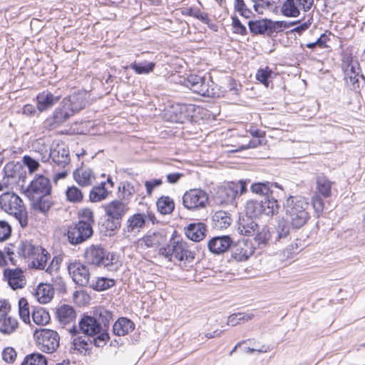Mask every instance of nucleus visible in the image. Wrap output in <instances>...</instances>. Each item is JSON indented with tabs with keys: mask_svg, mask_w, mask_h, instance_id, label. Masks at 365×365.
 Listing matches in <instances>:
<instances>
[{
	"mask_svg": "<svg viewBox=\"0 0 365 365\" xmlns=\"http://www.w3.org/2000/svg\"><path fill=\"white\" fill-rule=\"evenodd\" d=\"M22 161L24 165L28 168L30 173L36 171L40 166L38 161L29 155H24Z\"/></svg>",
	"mask_w": 365,
	"mask_h": 365,
	"instance_id": "59",
	"label": "nucleus"
},
{
	"mask_svg": "<svg viewBox=\"0 0 365 365\" xmlns=\"http://www.w3.org/2000/svg\"><path fill=\"white\" fill-rule=\"evenodd\" d=\"M16 250L19 257L31 258L39 254L42 247L34 245L30 240H25L16 242Z\"/></svg>",
	"mask_w": 365,
	"mask_h": 365,
	"instance_id": "25",
	"label": "nucleus"
},
{
	"mask_svg": "<svg viewBox=\"0 0 365 365\" xmlns=\"http://www.w3.org/2000/svg\"><path fill=\"white\" fill-rule=\"evenodd\" d=\"M61 96L45 90L36 96V108L39 113L47 111L53 108L61 99Z\"/></svg>",
	"mask_w": 365,
	"mask_h": 365,
	"instance_id": "19",
	"label": "nucleus"
},
{
	"mask_svg": "<svg viewBox=\"0 0 365 365\" xmlns=\"http://www.w3.org/2000/svg\"><path fill=\"white\" fill-rule=\"evenodd\" d=\"M75 181L81 187H87L96 180L93 170L89 168H77L73 173Z\"/></svg>",
	"mask_w": 365,
	"mask_h": 365,
	"instance_id": "30",
	"label": "nucleus"
},
{
	"mask_svg": "<svg viewBox=\"0 0 365 365\" xmlns=\"http://www.w3.org/2000/svg\"><path fill=\"white\" fill-rule=\"evenodd\" d=\"M120 200L125 202L128 204L130 198L135 192V190L133 185L128 181L123 182L120 184L118 187Z\"/></svg>",
	"mask_w": 365,
	"mask_h": 365,
	"instance_id": "40",
	"label": "nucleus"
},
{
	"mask_svg": "<svg viewBox=\"0 0 365 365\" xmlns=\"http://www.w3.org/2000/svg\"><path fill=\"white\" fill-rule=\"evenodd\" d=\"M314 5V0H285L282 5L281 12L287 17H297L300 9L309 11Z\"/></svg>",
	"mask_w": 365,
	"mask_h": 365,
	"instance_id": "13",
	"label": "nucleus"
},
{
	"mask_svg": "<svg viewBox=\"0 0 365 365\" xmlns=\"http://www.w3.org/2000/svg\"><path fill=\"white\" fill-rule=\"evenodd\" d=\"M146 223V215L143 212L135 213L130 216L123 228V234L125 237L130 235H135L145 227Z\"/></svg>",
	"mask_w": 365,
	"mask_h": 365,
	"instance_id": "16",
	"label": "nucleus"
},
{
	"mask_svg": "<svg viewBox=\"0 0 365 365\" xmlns=\"http://www.w3.org/2000/svg\"><path fill=\"white\" fill-rule=\"evenodd\" d=\"M0 207L13 215L21 228L28 225V213L22 200L14 192H6L0 195Z\"/></svg>",
	"mask_w": 365,
	"mask_h": 365,
	"instance_id": "4",
	"label": "nucleus"
},
{
	"mask_svg": "<svg viewBox=\"0 0 365 365\" xmlns=\"http://www.w3.org/2000/svg\"><path fill=\"white\" fill-rule=\"evenodd\" d=\"M115 284V282L113 279L99 277L96 282H93L90 287L96 291L101 292L113 287Z\"/></svg>",
	"mask_w": 365,
	"mask_h": 365,
	"instance_id": "47",
	"label": "nucleus"
},
{
	"mask_svg": "<svg viewBox=\"0 0 365 365\" xmlns=\"http://www.w3.org/2000/svg\"><path fill=\"white\" fill-rule=\"evenodd\" d=\"M11 225L5 220H0V242L8 240L11 235Z\"/></svg>",
	"mask_w": 365,
	"mask_h": 365,
	"instance_id": "58",
	"label": "nucleus"
},
{
	"mask_svg": "<svg viewBox=\"0 0 365 365\" xmlns=\"http://www.w3.org/2000/svg\"><path fill=\"white\" fill-rule=\"evenodd\" d=\"M269 19H262L259 20H250L248 22V27L250 31L253 36L256 35H266L269 36Z\"/></svg>",
	"mask_w": 365,
	"mask_h": 365,
	"instance_id": "32",
	"label": "nucleus"
},
{
	"mask_svg": "<svg viewBox=\"0 0 365 365\" xmlns=\"http://www.w3.org/2000/svg\"><path fill=\"white\" fill-rule=\"evenodd\" d=\"M35 295L41 304H46L53 299V288L49 284H40L37 287Z\"/></svg>",
	"mask_w": 365,
	"mask_h": 365,
	"instance_id": "35",
	"label": "nucleus"
},
{
	"mask_svg": "<svg viewBox=\"0 0 365 365\" xmlns=\"http://www.w3.org/2000/svg\"><path fill=\"white\" fill-rule=\"evenodd\" d=\"M86 262L91 266L106 269L108 271H116L118 268L115 255L108 252L101 245H92L84 252Z\"/></svg>",
	"mask_w": 365,
	"mask_h": 365,
	"instance_id": "2",
	"label": "nucleus"
},
{
	"mask_svg": "<svg viewBox=\"0 0 365 365\" xmlns=\"http://www.w3.org/2000/svg\"><path fill=\"white\" fill-rule=\"evenodd\" d=\"M56 316L59 322L67 324L75 319L76 312L71 306L63 304L57 309Z\"/></svg>",
	"mask_w": 365,
	"mask_h": 365,
	"instance_id": "39",
	"label": "nucleus"
},
{
	"mask_svg": "<svg viewBox=\"0 0 365 365\" xmlns=\"http://www.w3.org/2000/svg\"><path fill=\"white\" fill-rule=\"evenodd\" d=\"M134 329V322L127 317H119L113 325V333L118 336H125Z\"/></svg>",
	"mask_w": 365,
	"mask_h": 365,
	"instance_id": "29",
	"label": "nucleus"
},
{
	"mask_svg": "<svg viewBox=\"0 0 365 365\" xmlns=\"http://www.w3.org/2000/svg\"><path fill=\"white\" fill-rule=\"evenodd\" d=\"M269 36L271 37L274 33H279L284 30L285 23L283 21H273L269 19Z\"/></svg>",
	"mask_w": 365,
	"mask_h": 365,
	"instance_id": "62",
	"label": "nucleus"
},
{
	"mask_svg": "<svg viewBox=\"0 0 365 365\" xmlns=\"http://www.w3.org/2000/svg\"><path fill=\"white\" fill-rule=\"evenodd\" d=\"M237 230L241 235L252 236L258 230V225L252 217L245 215L240 217Z\"/></svg>",
	"mask_w": 365,
	"mask_h": 365,
	"instance_id": "31",
	"label": "nucleus"
},
{
	"mask_svg": "<svg viewBox=\"0 0 365 365\" xmlns=\"http://www.w3.org/2000/svg\"><path fill=\"white\" fill-rule=\"evenodd\" d=\"M49 158L59 168L68 167L71 160L68 148L63 144L53 145L50 150Z\"/></svg>",
	"mask_w": 365,
	"mask_h": 365,
	"instance_id": "17",
	"label": "nucleus"
},
{
	"mask_svg": "<svg viewBox=\"0 0 365 365\" xmlns=\"http://www.w3.org/2000/svg\"><path fill=\"white\" fill-rule=\"evenodd\" d=\"M167 241V235L165 231H155L148 232L138 241L141 248H158Z\"/></svg>",
	"mask_w": 365,
	"mask_h": 365,
	"instance_id": "18",
	"label": "nucleus"
},
{
	"mask_svg": "<svg viewBox=\"0 0 365 365\" xmlns=\"http://www.w3.org/2000/svg\"><path fill=\"white\" fill-rule=\"evenodd\" d=\"M78 216L84 220V222H88L90 225L94 223L93 212L89 208H84L78 211Z\"/></svg>",
	"mask_w": 365,
	"mask_h": 365,
	"instance_id": "60",
	"label": "nucleus"
},
{
	"mask_svg": "<svg viewBox=\"0 0 365 365\" xmlns=\"http://www.w3.org/2000/svg\"><path fill=\"white\" fill-rule=\"evenodd\" d=\"M175 232V231L165 246L159 248V255L165 257L169 262L177 260L184 261L186 263L192 262L195 258L194 253L188 250L186 242L174 237Z\"/></svg>",
	"mask_w": 365,
	"mask_h": 365,
	"instance_id": "3",
	"label": "nucleus"
},
{
	"mask_svg": "<svg viewBox=\"0 0 365 365\" xmlns=\"http://www.w3.org/2000/svg\"><path fill=\"white\" fill-rule=\"evenodd\" d=\"M31 205L34 210L41 213L46 214L52 207L53 202L51 200L50 195H43L36 199H30Z\"/></svg>",
	"mask_w": 365,
	"mask_h": 365,
	"instance_id": "36",
	"label": "nucleus"
},
{
	"mask_svg": "<svg viewBox=\"0 0 365 365\" xmlns=\"http://www.w3.org/2000/svg\"><path fill=\"white\" fill-rule=\"evenodd\" d=\"M33 258L34 259H36L37 262V264L36 265L35 262L33 261L34 265L38 269H44L46 266L47 261L50 258V255L46 250L42 248V250H40L39 254H36V255Z\"/></svg>",
	"mask_w": 365,
	"mask_h": 365,
	"instance_id": "54",
	"label": "nucleus"
},
{
	"mask_svg": "<svg viewBox=\"0 0 365 365\" xmlns=\"http://www.w3.org/2000/svg\"><path fill=\"white\" fill-rule=\"evenodd\" d=\"M111 193L108 190H103L101 188L93 187L89 193V201L91 202H99L108 198Z\"/></svg>",
	"mask_w": 365,
	"mask_h": 365,
	"instance_id": "50",
	"label": "nucleus"
},
{
	"mask_svg": "<svg viewBox=\"0 0 365 365\" xmlns=\"http://www.w3.org/2000/svg\"><path fill=\"white\" fill-rule=\"evenodd\" d=\"M66 199L71 202H80L83 200V195L81 190L76 187H68L66 191Z\"/></svg>",
	"mask_w": 365,
	"mask_h": 365,
	"instance_id": "52",
	"label": "nucleus"
},
{
	"mask_svg": "<svg viewBox=\"0 0 365 365\" xmlns=\"http://www.w3.org/2000/svg\"><path fill=\"white\" fill-rule=\"evenodd\" d=\"M246 215L250 217H257L263 215V209L260 200H249L245 206Z\"/></svg>",
	"mask_w": 365,
	"mask_h": 365,
	"instance_id": "46",
	"label": "nucleus"
},
{
	"mask_svg": "<svg viewBox=\"0 0 365 365\" xmlns=\"http://www.w3.org/2000/svg\"><path fill=\"white\" fill-rule=\"evenodd\" d=\"M182 205L189 210H195L206 207L207 194L200 189H191L185 192L182 198Z\"/></svg>",
	"mask_w": 365,
	"mask_h": 365,
	"instance_id": "10",
	"label": "nucleus"
},
{
	"mask_svg": "<svg viewBox=\"0 0 365 365\" xmlns=\"http://www.w3.org/2000/svg\"><path fill=\"white\" fill-rule=\"evenodd\" d=\"M23 166L20 163L9 162L4 168V179H12L14 182L23 178Z\"/></svg>",
	"mask_w": 365,
	"mask_h": 365,
	"instance_id": "33",
	"label": "nucleus"
},
{
	"mask_svg": "<svg viewBox=\"0 0 365 365\" xmlns=\"http://www.w3.org/2000/svg\"><path fill=\"white\" fill-rule=\"evenodd\" d=\"M62 101L71 112L72 115L83 109L86 105V101L82 93H73L67 98H64Z\"/></svg>",
	"mask_w": 365,
	"mask_h": 365,
	"instance_id": "28",
	"label": "nucleus"
},
{
	"mask_svg": "<svg viewBox=\"0 0 365 365\" xmlns=\"http://www.w3.org/2000/svg\"><path fill=\"white\" fill-rule=\"evenodd\" d=\"M81 331L88 336L96 337L103 332L101 327L98 324L91 315L83 314L78 322Z\"/></svg>",
	"mask_w": 365,
	"mask_h": 365,
	"instance_id": "22",
	"label": "nucleus"
},
{
	"mask_svg": "<svg viewBox=\"0 0 365 365\" xmlns=\"http://www.w3.org/2000/svg\"><path fill=\"white\" fill-rule=\"evenodd\" d=\"M163 184V181L161 179H152L150 180L145 181V186L146 188V192L148 195H150L153 191V190L161 185Z\"/></svg>",
	"mask_w": 365,
	"mask_h": 365,
	"instance_id": "64",
	"label": "nucleus"
},
{
	"mask_svg": "<svg viewBox=\"0 0 365 365\" xmlns=\"http://www.w3.org/2000/svg\"><path fill=\"white\" fill-rule=\"evenodd\" d=\"M207 227L202 222H193L187 225L185 235L194 242H200L206 236Z\"/></svg>",
	"mask_w": 365,
	"mask_h": 365,
	"instance_id": "27",
	"label": "nucleus"
},
{
	"mask_svg": "<svg viewBox=\"0 0 365 365\" xmlns=\"http://www.w3.org/2000/svg\"><path fill=\"white\" fill-rule=\"evenodd\" d=\"M232 26L235 34L242 36H245L247 34V28L241 23L240 20L237 16H232Z\"/></svg>",
	"mask_w": 365,
	"mask_h": 365,
	"instance_id": "57",
	"label": "nucleus"
},
{
	"mask_svg": "<svg viewBox=\"0 0 365 365\" xmlns=\"http://www.w3.org/2000/svg\"><path fill=\"white\" fill-rule=\"evenodd\" d=\"M287 220L294 229L302 227L310 218L309 204L304 197L301 195L289 196L284 205Z\"/></svg>",
	"mask_w": 365,
	"mask_h": 365,
	"instance_id": "1",
	"label": "nucleus"
},
{
	"mask_svg": "<svg viewBox=\"0 0 365 365\" xmlns=\"http://www.w3.org/2000/svg\"><path fill=\"white\" fill-rule=\"evenodd\" d=\"M2 357L5 361L12 363L16 359V352L12 347H6L3 350Z\"/></svg>",
	"mask_w": 365,
	"mask_h": 365,
	"instance_id": "63",
	"label": "nucleus"
},
{
	"mask_svg": "<svg viewBox=\"0 0 365 365\" xmlns=\"http://www.w3.org/2000/svg\"><path fill=\"white\" fill-rule=\"evenodd\" d=\"M19 322L16 318L11 316L0 317V331L5 334L14 333L18 328Z\"/></svg>",
	"mask_w": 365,
	"mask_h": 365,
	"instance_id": "38",
	"label": "nucleus"
},
{
	"mask_svg": "<svg viewBox=\"0 0 365 365\" xmlns=\"http://www.w3.org/2000/svg\"><path fill=\"white\" fill-rule=\"evenodd\" d=\"M156 64L155 62L147 61L141 62H133L130 64V68L135 71L136 74H148L154 70Z\"/></svg>",
	"mask_w": 365,
	"mask_h": 365,
	"instance_id": "42",
	"label": "nucleus"
},
{
	"mask_svg": "<svg viewBox=\"0 0 365 365\" xmlns=\"http://www.w3.org/2000/svg\"><path fill=\"white\" fill-rule=\"evenodd\" d=\"M233 245V240L230 235H220L211 238L207 242V247L210 252L220 255L228 251Z\"/></svg>",
	"mask_w": 365,
	"mask_h": 365,
	"instance_id": "20",
	"label": "nucleus"
},
{
	"mask_svg": "<svg viewBox=\"0 0 365 365\" xmlns=\"http://www.w3.org/2000/svg\"><path fill=\"white\" fill-rule=\"evenodd\" d=\"M156 205L158 210L163 215L170 214L175 208L174 201L169 196L160 197Z\"/></svg>",
	"mask_w": 365,
	"mask_h": 365,
	"instance_id": "43",
	"label": "nucleus"
},
{
	"mask_svg": "<svg viewBox=\"0 0 365 365\" xmlns=\"http://www.w3.org/2000/svg\"><path fill=\"white\" fill-rule=\"evenodd\" d=\"M121 221L113 219L110 217H107L106 220L102 222L101 226L105 228V232H109L110 235L111 232L118 230L120 227Z\"/></svg>",
	"mask_w": 365,
	"mask_h": 365,
	"instance_id": "55",
	"label": "nucleus"
},
{
	"mask_svg": "<svg viewBox=\"0 0 365 365\" xmlns=\"http://www.w3.org/2000/svg\"><path fill=\"white\" fill-rule=\"evenodd\" d=\"M68 271L76 284L81 287L88 285L90 279V272L86 265L76 261L68 264Z\"/></svg>",
	"mask_w": 365,
	"mask_h": 365,
	"instance_id": "15",
	"label": "nucleus"
},
{
	"mask_svg": "<svg viewBox=\"0 0 365 365\" xmlns=\"http://www.w3.org/2000/svg\"><path fill=\"white\" fill-rule=\"evenodd\" d=\"M273 187H277L282 190V187L277 182H271L269 181L256 182L251 185L250 190L258 195L264 196V198L273 196Z\"/></svg>",
	"mask_w": 365,
	"mask_h": 365,
	"instance_id": "26",
	"label": "nucleus"
},
{
	"mask_svg": "<svg viewBox=\"0 0 365 365\" xmlns=\"http://www.w3.org/2000/svg\"><path fill=\"white\" fill-rule=\"evenodd\" d=\"M185 86L193 93L202 96L210 98L220 96L215 89V84L210 77L207 78L197 75H190L185 80Z\"/></svg>",
	"mask_w": 365,
	"mask_h": 365,
	"instance_id": "6",
	"label": "nucleus"
},
{
	"mask_svg": "<svg viewBox=\"0 0 365 365\" xmlns=\"http://www.w3.org/2000/svg\"><path fill=\"white\" fill-rule=\"evenodd\" d=\"M4 277L14 290L21 289L26 284L25 277L20 268L4 269Z\"/></svg>",
	"mask_w": 365,
	"mask_h": 365,
	"instance_id": "24",
	"label": "nucleus"
},
{
	"mask_svg": "<svg viewBox=\"0 0 365 365\" xmlns=\"http://www.w3.org/2000/svg\"><path fill=\"white\" fill-rule=\"evenodd\" d=\"M290 234V224L287 220H279L276 229L275 241L287 240Z\"/></svg>",
	"mask_w": 365,
	"mask_h": 365,
	"instance_id": "44",
	"label": "nucleus"
},
{
	"mask_svg": "<svg viewBox=\"0 0 365 365\" xmlns=\"http://www.w3.org/2000/svg\"><path fill=\"white\" fill-rule=\"evenodd\" d=\"M19 314L21 319L24 323H30L29 305L26 298L22 297L19 300Z\"/></svg>",
	"mask_w": 365,
	"mask_h": 365,
	"instance_id": "51",
	"label": "nucleus"
},
{
	"mask_svg": "<svg viewBox=\"0 0 365 365\" xmlns=\"http://www.w3.org/2000/svg\"><path fill=\"white\" fill-rule=\"evenodd\" d=\"M255 234L256 236L255 237V241L260 248L265 247L272 237V235L267 227H264L260 231L257 230Z\"/></svg>",
	"mask_w": 365,
	"mask_h": 365,
	"instance_id": "49",
	"label": "nucleus"
},
{
	"mask_svg": "<svg viewBox=\"0 0 365 365\" xmlns=\"http://www.w3.org/2000/svg\"><path fill=\"white\" fill-rule=\"evenodd\" d=\"M72 115L65 103L61 101L53 113L43 121V127L48 130L56 129L62 125Z\"/></svg>",
	"mask_w": 365,
	"mask_h": 365,
	"instance_id": "12",
	"label": "nucleus"
},
{
	"mask_svg": "<svg viewBox=\"0 0 365 365\" xmlns=\"http://www.w3.org/2000/svg\"><path fill=\"white\" fill-rule=\"evenodd\" d=\"M107 217L122 221L123 217L128 210L126 202L119 200H114L104 206Z\"/></svg>",
	"mask_w": 365,
	"mask_h": 365,
	"instance_id": "23",
	"label": "nucleus"
},
{
	"mask_svg": "<svg viewBox=\"0 0 365 365\" xmlns=\"http://www.w3.org/2000/svg\"><path fill=\"white\" fill-rule=\"evenodd\" d=\"M91 316L100 324L103 332L92 339L91 342L93 343V345L96 347H103L110 340L108 329L110 321L113 319V312L103 307H98L93 311Z\"/></svg>",
	"mask_w": 365,
	"mask_h": 365,
	"instance_id": "5",
	"label": "nucleus"
},
{
	"mask_svg": "<svg viewBox=\"0 0 365 365\" xmlns=\"http://www.w3.org/2000/svg\"><path fill=\"white\" fill-rule=\"evenodd\" d=\"M231 221L230 214L224 210L217 211L212 216L213 226L216 229L227 228Z\"/></svg>",
	"mask_w": 365,
	"mask_h": 365,
	"instance_id": "37",
	"label": "nucleus"
},
{
	"mask_svg": "<svg viewBox=\"0 0 365 365\" xmlns=\"http://www.w3.org/2000/svg\"><path fill=\"white\" fill-rule=\"evenodd\" d=\"M273 71L268 66L259 68L256 73V79L266 87L269 86V79L272 77Z\"/></svg>",
	"mask_w": 365,
	"mask_h": 365,
	"instance_id": "53",
	"label": "nucleus"
},
{
	"mask_svg": "<svg viewBox=\"0 0 365 365\" xmlns=\"http://www.w3.org/2000/svg\"><path fill=\"white\" fill-rule=\"evenodd\" d=\"M93 234V227L84 220L73 223L68 227L67 237L70 244L77 245L91 237Z\"/></svg>",
	"mask_w": 365,
	"mask_h": 365,
	"instance_id": "8",
	"label": "nucleus"
},
{
	"mask_svg": "<svg viewBox=\"0 0 365 365\" xmlns=\"http://www.w3.org/2000/svg\"><path fill=\"white\" fill-rule=\"evenodd\" d=\"M263 214L267 216H272L278 212L279 204L274 197H265L264 200H260Z\"/></svg>",
	"mask_w": 365,
	"mask_h": 365,
	"instance_id": "41",
	"label": "nucleus"
},
{
	"mask_svg": "<svg viewBox=\"0 0 365 365\" xmlns=\"http://www.w3.org/2000/svg\"><path fill=\"white\" fill-rule=\"evenodd\" d=\"M29 199H36L43 195H50L51 185L50 180L42 175H37L24 191Z\"/></svg>",
	"mask_w": 365,
	"mask_h": 365,
	"instance_id": "11",
	"label": "nucleus"
},
{
	"mask_svg": "<svg viewBox=\"0 0 365 365\" xmlns=\"http://www.w3.org/2000/svg\"><path fill=\"white\" fill-rule=\"evenodd\" d=\"M317 190L324 197L327 198L331 195L333 182L329 180L324 174L316 176Z\"/></svg>",
	"mask_w": 365,
	"mask_h": 365,
	"instance_id": "34",
	"label": "nucleus"
},
{
	"mask_svg": "<svg viewBox=\"0 0 365 365\" xmlns=\"http://www.w3.org/2000/svg\"><path fill=\"white\" fill-rule=\"evenodd\" d=\"M91 341H92L91 339L88 338V340H86L83 339L82 337H77L75 338L73 341V346H74V349L80 351V350H84L86 351H91V344H93V343H91Z\"/></svg>",
	"mask_w": 365,
	"mask_h": 365,
	"instance_id": "56",
	"label": "nucleus"
},
{
	"mask_svg": "<svg viewBox=\"0 0 365 365\" xmlns=\"http://www.w3.org/2000/svg\"><path fill=\"white\" fill-rule=\"evenodd\" d=\"M230 249L232 257L237 261H245L254 252L252 242L245 240H238L235 243L233 242Z\"/></svg>",
	"mask_w": 365,
	"mask_h": 365,
	"instance_id": "21",
	"label": "nucleus"
},
{
	"mask_svg": "<svg viewBox=\"0 0 365 365\" xmlns=\"http://www.w3.org/2000/svg\"><path fill=\"white\" fill-rule=\"evenodd\" d=\"M196 110V106L194 104L176 103L170 108L171 120L183 123L190 120L194 115Z\"/></svg>",
	"mask_w": 365,
	"mask_h": 365,
	"instance_id": "14",
	"label": "nucleus"
},
{
	"mask_svg": "<svg viewBox=\"0 0 365 365\" xmlns=\"http://www.w3.org/2000/svg\"><path fill=\"white\" fill-rule=\"evenodd\" d=\"M34 336L39 349L43 352L53 353L59 346L60 336L54 330L41 329L39 332L36 331Z\"/></svg>",
	"mask_w": 365,
	"mask_h": 365,
	"instance_id": "9",
	"label": "nucleus"
},
{
	"mask_svg": "<svg viewBox=\"0 0 365 365\" xmlns=\"http://www.w3.org/2000/svg\"><path fill=\"white\" fill-rule=\"evenodd\" d=\"M32 319L38 325H46L50 321L48 312L42 307H35L32 312Z\"/></svg>",
	"mask_w": 365,
	"mask_h": 365,
	"instance_id": "45",
	"label": "nucleus"
},
{
	"mask_svg": "<svg viewBox=\"0 0 365 365\" xmlns=\"http://www.w3.org/2000/svg\"><path fill=\"white\" fill-rule=\"evenodd\" d=\"M46 357L40 353H32L27 355L21 365H47Z\"/></svg>",
	"mask_w": 365,
	"mask_h": 365,
	"instance_id": "48",
	"label": "nucleus"
},
{
	"mask_svg": "<svg viewBox=\"0 0 365 365\" xmlns=\"http://www.w3.org/2000/svg\"><path fill=\"white\" fill-rule=\"evenodd\" d=\"M247 191L246 181L230 182L226 185L218 188L216 197L220 204L236 205V199Z\"/></svg>",
	"mask_w": 365,
	"mask_h": 365,
	"instance_id": "7",
	"label": "nucleus"
},
{
	"mask_svg": "<svg viewBox=\"0 0 365 365\" xmlns=\"http://www.w3.org/2000/svg\"><path fill=\"white\" fill-rule=\"evenodd\" d=\"M312 203L315 212L319 215L322 213L324 207L323 199L318 195H315L312 198Z\"/></svg>",
	"mask_w": 365,
	"mask_h": 365,
	"instance_id": "61",
	"label": "nucleus"
}]
</instances>
